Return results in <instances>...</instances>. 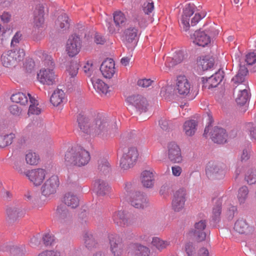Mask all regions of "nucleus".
<instances>
[{
    "label": "nucleus",
    "instance_id": "052dcab7",
    "mask_svg": "<svg viewBox=\"0 0 256 256\" xmlns=\"http://www.w3.org/2000/svg\"><path fill=\"white\" fill-rule=\"evenodd\" d=\"M94 42L97 44H104L106 42V38L101 34L96 33L94 38Z\"/></svg>",
    "mask_w": 256,
    "mask_h": 256
},
{
    "label": "nucleus",
    "instance_id": "b1692460",
    "mask_svg": "<svg viewBox=\"0 0 256 256\" xmlns=\"http://www.w3.org/2000/svg\"><path fill=\"white\" fill-rule=\"evenodd\" d=\"M154 171L144 170L141 174L140 180L142 186L147 188H152L154 183Z\"/></svg>",
    "mask_w": 256,
    "mask_h": 256
},
{
    "label": "nucleus",
    "instance_id": "79ce46f5",
    "mask_svg": "<svg viewBox=\"0 0 256 256\" xmlns=\"http://www.w3.org/2000/svg\"><path fill=\"white\" fill-rule=\"evenodd\" d=\"M26 160L30 165H36L40 160V156L36 153L30 150L26 154Z\"/></svg>",
    "mask_w": 256,
    "mask_h": 256
},
{
    "label": "nucleus",
    "instance_id": "9d476101",
    "mask_svg": "<svg viewBox=\"0 0 256 256\" xmlns=\"http://www.w3.org/2000/svg\"><path fill=\"white\" fill-rule=\"evenodd\" d=\"M46 174L43 168H35L26 172V176L35 186H40L44 182Z\"/></svg>",
    "mask_w": 256,
    "mask_h": 256
},
{
    "label": "nucleus",
    "instance_id": "412c9836",
    "mask_svg": "<svg viewBox=\"0 0 256 256\" xmlns=\"http://www.w3.org/2000/svg\"><path fill=\"white\" fill-rule=\"evenodd\" d=\"M168 157L173 162L179 163L182 161L180 148L174 142H170L168 145Z\"/></svg>",
    "mask_w": 256,
    "mask_h": 256
},
{
    "label": "nucleus",
    "instance_id": "864d4df0",
    "mask_svg": "<svg viewBox=\"0 0 256 256\" xmlns=\"http://www.w3.org/2000/svg\"><path fill=\"white\" fill-rule=\"evenodd\" d=\"M184 250L188 256H196L195 246L192 243H186L184 246Z\"/></svg>",
    "mask_w": 256,
    "mask_h": 256
},
{
    "label": "nucleus",
    "instance_id": "a19ab883",
    "mask_svg": "<svg viewBox=\"0 0 256 256\" xmlns=\"http://www.w3.org/2000/svg\"><path fill=\"white\" fill-rule=\"evenodd\" d=\"M248 228V225L244 220H238L234 224V230L239 234L246 233Z\"/></svg>",
    "mask_w": 256,
    "mask_h": 256
},
{
    "label": "nucleus",
    "instance_id": "c756f323",
    "mask_svg": "<svg viewBox=\"0 0 256 256\" xmlns=\"http://www.w3.org/2000/svg\"><path fill=\"white\" fill-rule=\"evenodd\" d=\"M214 60L209 56H200L198 60V66L202 71L208 70L213 68Z\"/></svg>",
    "mask_w": 256,
    "mask_h": 256
},
{
    "label": "nucleus",
    "instance_id": "0e129e2a",
    "mask_svg": "<svg viewBox=\"0 0 256 256\" xmlns=\"http://www.w3.org/2000/svg\"><path fill=\"white\" fill-rule=\"evenodd\" d=\"M172 58L174 60V63L178 64L180 63L184 60V54L182 52H176Z\"/></svg>",
    "mask_w": 256,
    "mask_h": 256
},
{
    "label": "nucleus",
    "instance_id": "37998d69",
    "mask_svg": "<svg viewBox=\"0 0 256 256\" xmlns=\"http://www.w3.org/2000/svg\"><path fill=\"white\" fill-rule=\"evenodd\" d=\"M14 134L10 133L4 136H0V147L4 148L12 144L15 138Z\"/></svg>",
    "mask_w": 256,
    "mask_h": 256
},
{
    "label": "nucleus",
    "instance_id": "423d86ee",
    "mask_svg": "<svg viewBox=\"0 0 256 256\" xmlns=\"http://www.w3.org/2000/svg\"><path fill=\"white\" fill-rule=\"evenodd\" d=\"M60 184L59 178L56 175H52L48 178L41 187L42 194L45 197H50L54 194Z\"/></svg>",
    "mask_w": 256,
    "mask_h": 256
},
{
    "label": "nucleus",
    "instance_id": "c85d7f7f",
    "mask_svg": "<svg viewBox=\"0 0 256 256\" xmlns=\"http://www.w3.org/2000/svg\"><path fill=\"white\" fill-rule=\"evenodd\" d=\"M91 81L94 88L100 94L106 96L110 92L108 86L102 80L93 78Z\"/></svg>",
    "mask_w": 256,
    "mask_h": 256
},
{
    "label": "nucleus",
    "instance_id": "f8f14e48",
    "mask_svg": "<svg viewBox=\"0 0 256 256\" xmlns=\"http://www.w3.org/2000/svg\"><path fill=\"white\" fill-rule=\"evenodd\" d=\"M224 78V72L219 70L218 72L208 78H202L203 86L202 88L204 89H210L216 87L222 80Z\"/></svg>",
    "mask_w": 256,
    "mask_h": 256
},
{
    "label": "nucleus",
    "instance_id": "e433bc0d",
    "mask_svg": "<svg viewBox=\"0 0 256 256\" xmlns=\"http://www.w3.org/2000/svg\"><path fill=\"white\" fill-rule=\"evenodd\" d=\"M197 124L194 120L186 121L183 126L184 132L188 136L194 135L196 130Z\"/></svg>",
    "mask_w": 256,
    "mask_h": 256
},
{
    "label": "nucleus",
    "instance_id": "1a4fd4ad",
    "mask_svg": "<svg viewBox=\"0 0 256 256\" xmlns=\"http://www.w3.org/2000/svg\"><path fill=\"white\" fill-rule=\"evenodd\" d=\"M110 250L113 256H121L124 250L122 238L118 235L112 234L109 236Z\"/></svg>",
    "mask_w": 256,
    "mask_h": 256
},
{
    "label": "nucleus",
    "instance_id": "c9c22d12",
    "mask_svg": "<svg viewBox=\"0 0 256 256\" xmlns=\"http://www.w3.org/2000/svg\"><path fill=\"white\" fill-rule=\"evenodd\" d=\"M248 194L249 190L246 186H242L238 189L236 198L240 204L241 205L246 202L248 198Z\"/></svg>",
    "mask_w": 256,
    "mask_h": 256
},
{
    "label": "nucleus",
    "instance_id": "2f4dec72",
    "mask_svg": "<svg viewBox=\"0 0 256 256\" xmlns=\"http://www.w3.org/2000/svg\"><path fill=\"white\" fill-rule=\"evenodd\" d=\"M94 187L97 193L100 195H105L108 194L111 188L108 184L104 180H98L94 184Z\"/></svg>",
    "mask_w": 256,
    "mask_h": 256
},
{
    "label": "nucleus",
    "instance_id": "e2e57ef3",
    "mask_svg": "<svg viewBox=\"0 0 256 256\" xmlns=\"http://www.w3.org/2000/svg\"><path fill=\"white\" fill-rule=\"evenodd\" d=\"M9 110L10 112L14 116H20L21 114L22 110L16 105H12L10 106Z\"/></svg>",
    "mask_w": 256,
    "mask_h": 256
},
{
    "label": "nucleus",
    "instance_id": "69168bd1",
    "mask_svg": "<svg viewBox=\"0 0 256 256\" xmlns=\"http://www.w3.org/2000/svg\"><path fill=\"white\" fill-rule=\"evenodd\" d=\"M176 64L174 63V60L172 57L167 58L165 62L166 67V70H168L170 68L173 67Z\"/></svg>",
    "mask_w": 256,
    "mask_h": 256
},
{
    "label": "nucleus",
    "instance_id": "774afa93",
    "mask_svg": "<svg viewBox=\"0 0 256 256\" xmlns=\"http://www.w3.org/2000/svg\"><path fill=\"white\" fill-rule=\"evenodd\" d=\"M172 174L176 176H178L180 175L182 169V168L178 166H172Z\"/></svg>",
    "mask_w": 256,
    "mask_h": 256
},
{
    "label": "nucleus",
    "instance_id": "8fccbe9b",
    "mask_svg": "<svg viewBox=\"0 0 256 256\" xmlns=\"http://www.w3.org/2000/svg\"><path fill=\"white\" fill-rule=\"evenodd\" d=\"M98 168L103 174L108 173L110 170L108 162L106 160H102L99 161Z\"/></svg>",
    "mask_w": 256,
    "mask_h": 256
},
{
    "label": "nucleus",
    "instance_id": "39448f33",
    "mask_svg": "<svg viewBox=\"0 0 256 256\" xmlns=\"http://www.w3.org/2000/svg\"><path fill=\"white\" fill-rule=\"evenodd\" d=\"M138 155L137 148L132 146L128 147L125 150L120 160L121 168L128 170L132 168L136 164Z\"/></svg>",
    "mask_w": 256,
    "mask_h": 256
},
{
    "label": "nucleus",
    "instance_id": "de8ad7c7",
    "mask_svg": "<svg viewBox=\"0 0 256 256\" xmlns=\"http://www.w3.org/2000/svg\"><path fill=\"white\" fill-rule=\"evenodd\" d=\"M142 10L145 14H152L154 10V4L152 1L148 0L144 2L142 6Z\"/></svg>",
    "mask_w": 256,
    "mask_h": 256
},
{
    "label": "nucleus",
    "instance_id": "4d7b16f0",
    "mask_svg": "<svg viewBox=\"0 0 256 256\" xmlns=\"http://www.w3.org/2000/svg\"><path fill=\"white\" fill-rule=\"evenodd\" d=\"M38 256H61L60 253L58 250H45L40 254Z\"/></svg>",
    "mask_w": 256,
    "mask_h": 256
},
{
    "label": "nucleus",
    "instance_id": "3c124183",
    "mask_svg": "<svg viewBox=\"0 0 256 256\" xmlns=\"http://www.w3.org/2000/svg\"><path fill=\"white\" fill-rule=\"evenodd\" d=\"M14 168L20 174H24L26 173L24 172L26 170V165L24 162L19 160H16L14 162Z\"/></svg>",
    "mask_w": 256,
    "mask_h": 256
},
{
    "label": "nucleus",
    "instance_id": "7c9ffc66",
    "mask_svg": "<svg viewBox=\"0 0 256 256\" xmlns=\"http://www.w3.org/2000/svg\"><path fill=\"white\" fill-rule=\"evenodd\" d=\"M26 211L21 208L10 206L6 209V214L10 220H15L19 218L23 217Z\"/></svg>",
    "mask_w": 256,
    "mask_h": 256
},
{
    "label": "nucleus",
    "instance_id": "bf43d9fd",
    "mask_svg": "<svg viewBox=\"0 0 256 256\" xmlns=\"http://www.w3.org/2000/svg\"><path fill=\"white\" fill-rule=\"evenodd\" d=\"M44 243L46 246L51 245L54 240V236L50 234H46L44 235L42 237Z\"/></svg>",
    "mask_w": 256,
    "mask_h": 256
},
{
    "label": "nucleus",
    "instance_id": "58836bf2",
    "mask_svg": "<svg viewBox=\"0 0 256 256\" xmlns=\"http://www.w3.org/2000/svg\"><path fill=\"white\" fill-rule=\"evenodd\" d=\"M84 241L86 247L88 250H92L96 246V242L91 232L88 231L84 232Z\"/></svg>",
    "mask_w": 256,
    "mask_h": 256
},
{
    "label": "nucleus",
    "instance_id": "f03ea898",
    "mask_svg": "<svg viewBox=\"0 0 256 256\" xmlns=\"http://www.w3.org/2000/svg\"><path fill=\"white\" fill-rule=\"evenodd\" d=\"M90 157L89 152L80 146H74L65 154V160L68 164L82 166L88 164Z\"/></svg>",
    "mask_w": 256,
    "mask_h": 256
},
{
    "label": "nucleus",
    "instance_id": "2eb2a0df",
    "mask_svg": "<svg viewBox=\"0 0 256 256\" xmlns=\"http://www.w3.org/2000/svg\"><path fill=\"white\" fill-rule=\"evenodd\" d=\"M186 196V191L184 189H180L175 192L172 204L174 212H179L184 208Z\"/></svg>",
    "mask_w": 256,
    "mask_h": 256
},
{
    "label": "nucleus",
    "instance_id": "49530a36",
    "mask_svg": "<svg viewBox=\"0 0 256 256\" xmlns=\"http://www.w3.org/2000/svg\"><path fill=\"white\" fill-rule=\"evenodd\" d=\"M78 65L76 62H71L67 66L66 71L70 78L76 76L78 72Z\"/></svg>",
    "mask_w": 256,
    "mask_h": 256
},
{
    "label": "nucleus",
    "instance_id": "6e6552de",
    "mask_svg": "<svg viewBox=\"0 0 256 256\" xmlns=\"http://www.w3.org/2000/svg\"><path fill=\"white\" fill-rule=\"evenodd\" d=\"M179 14L181 16H206L207 14L204 10L197 8L192 3H184L179 6Z\"/></svg>",
    "mask_w": 256,
    "mask_h": 256
},
{
    "label": "nucleus",
    "instance_id": "4be33fe9",
    "mask_svg": "<svg viewBox=\"0 0 256 256\" xmlns=\"http://www.w3.org/2000/svg\"><path fill=\"white\" fill-rule=\"evenodd\" d=\"M100 70L104 77L111 78L115 72L114 62L112 58H107L101 64Z\"/></svg>",
    "mask_w": 256,
    "mask_h": 256
},
{
    "label": "nucleus",
    "instance_id": "680f3d73",
    "mask_svg": "<svg viewBox=\"0 0 256 256\" xmlns=\"http://www.w3.org/2000/svg\"><path fill=\"white\" fill-rule=\"evenodd\" d=\"M206 30L207 32L206 34L210 36H216L218 34V31L216 28V26L214 24L210 26Z\"/></svg>",
    "mask_w": 256,
    "mask_h": 256
},
{
    "label": "nucleus",
    "instance_id": "ea45409f",
    "mask_svg": "<svg viewBox=\"0 0 256 256\" xmlns=\"http://www.w3.org/2000/svg\"><path fill=\"white\" fill-rule=\"evenodd\" d=\"M28 96L22 92H17L13 94L10 98L14 102L18 103L22 105H25L28 102Z\"/></svg>",
    "mask_w": 256,
    "mask_h": 256
},
{
    "label": "nucleus",
    "instance_id": "ddd939ff",
    "mask_svg": "<svg viewBox=\"0 0 256 256\" xmlns=\"http://www.w3.org/2000/svg\"><path fill=\"white\" fill-rule=\"evenodd\" d=\"M192 86L186 76H179L176 81L175 90L180 95L187 96L190 92Z\"/></svg>",
    "mask_w": 256,
    "mask_h": 256
},
{
    "label": "nucleus",
    "instance_id": "f704fd0d",
    "mask_svg": "<svg viewBox=\"0 0 256 256\" xmlns=\"http://www.w3.org/2000/svg\"><path fill=\"white\" fill-rule=\"evenodd\" d=\"M190 17H182L180 20V26L181 28L185 31L189 30L190 26H194L196 25L200 20L201 17H192L190 20Z\"/></svg>",
    "mask_w": 256,
    "mask_h": 256
},
{
    "label": "nucleus",
    "instance_id": "cd10ccee",
    "mask_svg": "<svg viewBox=\"0 0 256 256\" xmlns=\"http://www.w3.org/2000/svg\"><path fill=\"white\" fill-rule=\"evenodd\" d=\"M66 100V94L64 90L56 88L52 94L50 102L54 106H58L63 103Z\"/></svg>",
    "mask_w": 256,
    "mask_h": 256
},
{
    "label": "nucleus",
    "instance_id": "603ef678",
    "mask_svg": "<svg viewBox=\"0 0 256 256\" xmlns=\"http://www.w3.org/2000/svg\"><path fill=\"white\" fill-rule=\"evenodd\" d=\"M138 18L136 19V21L133 20L132 22H135L136 23L138 22L139 26L140 27H146L148 23L152 22L153 21L152 17H138Z\"/></svg>",
    "mask_w": 256,
    "mask_h": 256
},
{
    "label": "nucleus",
    "instance_id": "393cba45",
    "mask_svg": "<svg viewBox=\"0 0 256 256\" xmlns=\"http://www.w3.org/2000/svg\"><path fill=\"white\" fill-rule=\"evenodd\" d=\"M112 220L114 224L120 227L126 226L130 224L128 218L123 210L115 212L112 216Z\"/></svg>",
    "mask_w": 256,
    "mask_h": 256
},
{
    "label": "nucleus",
    "instance_id": "5fc2aeb1",
    "mask_svg": "<svg viewBox=\"0 0 256 256\" xmlns=\"http://www.w3.org/2000/svg\"><path fill=\"white\" fill-rule=\"evenodd\" d=\"M246 62L249 64L252 65L256 62V52H252L248 53L246 55Z\"/></svg>",
    "mask_w": 256,
    "mask_h": 256
},
{
    "label": "nucleus",
    "instance_id": "13d9d810",
    "mask_svg": "<svg viewBox=\"0 0 256 256\" xmlns=\"http://www.w3.org/2000/svg\"><path fill=\"white\" fill-rule=\"evenodd\" d=\"M153 82L150 79H142L138 81V85L142 88H146L152 85Z\"/></svg>",
    "mask_w": 256,
    "mask_h": 256
},
{
    "label": "nucleus",
    "instance_id": "6ab92c4d",
    "mask_svg": "<svg viewBox=\"0 0 256 256\" xmlns=\"http://www.w3.org/2000/svg\"><path fill=\"white\" fill-rule=\"evenodd\" d=\"M128 102L140 112H146L148 102L146 100L140 95L132 96L127 98Z\"/></svg>",
    "mask_w": 256,
    "mask_h": 256
},
{
    "label": "nucleus",
    "instance_id": "f3484780",
    "mask_svg": "<svg viewBox=\"0 0 256 256\" xmlns=\"http://www.w3.org/2000/svg\"><path fill=\"white\" fill-rule=\"evenodd\" d=\"M235 98L236 103L243 106L248 102L249 98V94L246 84H240L234 88Z\"/></svg>",
    "mask_w": 256,
    "mask_h": 256
},
{
    "label": "nucleus",
    "instance_id": "09e8293b",
    "mask_svg": "<svg viewBox=\"0 0 256 256\" xmlns=\"http://www.w3.org/2000/svg\"><path fill=\"white\" fill-rule=\"evenodd\" d=\"M136 253L138 256H148L150 251L149 249L142 245H136L134 246Z\"/></svg>",
    "mask_w": 256,
    "mask_h": 256
},
{
    "label": "nucleus",
    "instance_id": "9b49d317",
    "mask_svg": "<svg viewBox=\"0 0 256 256\" xmlns=\"http://www.w3.org/2000/svg\"><path fill=\"white\" fill-rule=\"evenodd\" d=\"M56 76L53 70L50 68H42L37 74V78L40 82L48 86L55 84Z\"/></svg>",
    "mask_w": 256,
    "mask_h": 256
},
{
    "label": "nucleus",
    "instance_id": "aec40b11",
    "mask_svg": "<svg viewBox=\"0 0 256 256\" xmlns=\"http://www.w3.org/2000/svg\"><path fill=\"white\" fill-rule=\"evenodd\" d=\"M56 218L63 226H68L71 223L72 216L64 206L58 207L55 213Z\"/></svg>",
    "mask_w": 256,
    "mask_h": 256
},
{
    "label": "nucleus",
    "instance_id": "473e14b6",
    "mask_svg": "<svg viewBox=\"0 0 256 256\" xmlns=\"http://www.w3.org/2000/svg\"><path fill=\"white\" fill-rule=\"evenodd\" d=\"M28 96L30 103L28 114L38 115L41 113L42 108L39 106L38 100L34 96H32L30 94Z\"/></svg>",
    "mask_w": 256,
    "mask_h": 256
},
{
    "label": "nucleus",
    "instance_id": "4468645a",
    "mask_svg": "<svg viewBox=\"0 0 256 256\" xmlns=\"http://www.w3.org/2000/svg\"><path fill=\"white\" fill-rule=\"evenodd\" d=\"M129 202L132 206L138 209H144L148 206V200L146 197L140 192L132 193Z\"/></svg>",
    "mask_w": 256,
    "mask_h": 256
},
{
    "label": "nucleus",
    "instance_id": "a211bd4d",
    "mask_svg": "<svg viewBox=\"0 0 256 256\" xmlns=\"http://www.w3.org/2000/svg\"><path fill=\"white\" fill-rule=\"evenodd\" d=\"M193 43L200 46L204 47L210 42V36L204 31L198 30L191 36Z\"/></svg>",
    "mask_w": 256,
    "mask_h": 256
},
{
    "label": "nucleus",
    "instance_id": "5701e85b",
    "mask_svg": "<svg viewBox=\"0 0 256 256\" xmlns=\"http://www.w3.org/2000/svg\"><path fill=\"white\" fill-rule=\"evenodd\" d=\"M227 134L226 130L222 128L214 127L212 132L211 138L214 142L222 144L226 142Z\"/></svg>",
    "mask_w": 256,
    "mask_h": 256
},
{
    "label": "nucleus",
    "instance_id": "4c0bfd02",
    "mask_svg": "<svg viewBox=\"0 0 256 256\" xmlns=\"http://www.w3.org/2000/svg\"><path fill=\"white\" fill-rule=\"evenodd\" d=\"M244 179L248 184H252L256 182V170L251 167H246Z\"/></svg>",
    "mask_w": 256,
    "mask_h": 256
},
{
    "label": "nucleus",
    "instance_id": "f257e3e1",
    "mask_svg": "<svg viewBox=\"0 0 256 256\" xmlns=\"http://www.w3.org/2000/svg\"><path fill=\"white\" fill-rule=\"evenodd\" d=\"M118 28V30L120 28L125 26L126 24H130V26L124 32L122 37L124 39L128 42H132L136 40L138 35V30L136 27V22H128L126 17H113L110 18V22L108 24V28L110 34H114L116 32V28L113 26L112 21Z\"/></svg>",
    "mask_w": 256,
    "mask_h": 256
},
{
    "label": "nucleus",
    "instance_id": "dca6fc26",
    "mask_svg": "<svg viewBox=\"0 0 256 256\" xmlns=\"http://www.w3.org/2000/svg\"><path fill=\"white\" fill-rule=\"evenodd\" d=\"M224 170L221 166L216 163L210 162L206 168V174L212 180H218L223 178Z\"/></svg>",
    "mask_w": 256,
    "mask_h": 256
},
{
    "label": "nucleus",
    "instance_id": "20e7f679",
    "mask_svg": "<svg viewBox=\"0 0 256 256\" xmlns=\"http://www.w3.org/2000/svg\"><path fill=\"white\" fill-rule=\"evenodd\" d=\"M25 54L23 49L16 48L4 53L1 56L2 66L6 68L15 66L22 61Z\"/></svg>",
    "mask_w": 256,
    "mask_h": 256
},
{
    "label": "nucleus",
    "instance_id": "c03bdc74",
    "mask_svg": "<svg viewBox=\"0 0 256 256\" xmlns=\"http://www.w3.org/2000/svg\"><path fill=\"white\" fill-rule=\"evenodd\" d=\"M55 23L57 28L62 29H66L70 26L68 17H58Z\"/></svg>",
    "mask_w": 256,
    "mask_h": 256
},
{
    "label": "nucleus",
    "instance_id": "a878e982",
    "mask_svg": "<svg viewBox=\"0 0 256 256\" xmlns=\"http://www.w3.org/2000/svg\"><path fill=\"white\" fill-rule=\"evenodd\" d=\"M78 126L84 133L91 134V120L85 116L80 114L77 118Z\"/></svg>",
    "mask_w": 256,
    "mask_h": 256
},
{
    "label": "nucleus",
    "instance_id": "0eeeda50",
    "mask_svg": "<svg viewBox=\"0 0 256 256\" xmlns=\"http://www.w3.org/2000/svg\"><path fill=\"white\" fill-rule=\"evenodd\" d=\"M82 47V41L78 36L72 35L67 40L66 51L70 57H74L80 52Z\"/></svg>",
    "mask_w": 256,
    "mask_h": 256
},
{
    "label": "nucleus",
    "instance_id": "6e6d98bb",
    "mask_svg": "<svg viewBox=\"0 0 256 256\" xmlns=\"http://www.w3.org/2000/svg\"><path fill=\"white\" fill-rule=\"evenodd\" d=\"M228 204L229 201L225 203L226 206L228 209L227 215L229 218H232L234 216L235 212L236 211V208L235 206L228 205Z\"/></svg>",
    "mask_w": 256,
    "mask_h": 256
},
{
    "label": "nucleus",
    "instance_id": "a18cd8bd",
    "mask_svg": "<svg viewBox=\"0 0 256 256\" xmlns=\"http://www.w3.org/2000/svg\"><path fill=\"white\" fill-rule=\"evenodd\" d=\"M152 244L158 250H161L166 248L170 243L168 241H164L159 238L155 237L152 238Z\"/></svg>",
    "mask_w": 256,
    "mask_h": 256
},
{
    "label": "nucleus",
    "instance_id": "bb28decb",
    "mask_svg": "<svg viewBox=\"0 0 256 256\" xmlns=\"http://www.w3.org/2000/svg\"><path fill=\"white\" fill-rule=\"evenodd\" d=\"M206 226V222L203 220L195 224L194 234L198 240L202 241L206 239V234L204 230Z\"/></svg>",
    "mask_w": 256,
    "mask_h": 256
},
{
    "label": "nucleus",
    "instance_id": "7ed1b4c3",
    "mask_svg": "<svg viewBox=\"0 0 256 256\" xmlns=\"http://www.w3.org/2000/svg\"><path fill=\"white\" fill-rule=\"evenodd\" d=\"M109 124L108 120L102 115H98L91 120V134L104 138L108 134Z\"/></svg>",
    "mask_w": 256,
    "mask_h": 256
},
{
    "label": "nucleus",
    "instance_id": "72a5a7b5",
    "mask_svg": "<svg viewBox=\"0 0 256 256\" xmlns=\"http://www.w3.org/2000/svg\"><path fill=\"white\" fill-rule=\"evenodd\" d=\"M63 202L66 205L72 208H76L79 204L78 196L71 192H68L64 194Z\"/></svg>",
    "mask_w": 256,
    "mask_h": 256
},
{
    "label": "nucleus",
    "instance_id": "338daca9",
    "mask_svg": "<svg viewBox=\"0 0 256 256\" xmlns=\"http://www.w3.org/2000/svg\"><path fill=\"white\" fill-rule=\"evenodd\" d=\"M35 16H44V7L39 5L37 6L34 10Z\"/></svg>",
    "mask_w": 256,
    "mask_h": 256
}]
</instances>
